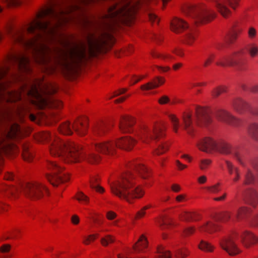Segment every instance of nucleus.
<instances>
[{
  "mask_svg": "<svg viewBox=\"0 0 258 258\" xmlns=\"http://www.w3.org/2000/svg\"><path fill=\"white\" fill-rule=\"evenodd\" d=\"M8 66L0 67V102H15L22 98V93L26 86L21 88V91H10L8 90L10 82H3L1 80L8 74L11 68L21 73H30L31 72L30 59L21 52H14L9 54L7 58ZM24 134L20 125L13 124L9 132H5L0 137V172L3 166V154L11 157L18 155L19 149L13 142L24 137Z\"/></svg>",
  "mask_w": 258,
  "mask_h": 258,
  "instance_id": "1",
  "label": "nucleus"
},
{
  "mask_svg": "<svg viewBox=\"0 0 258 258\" xmlns=\"http://www.w3.org/2000/svg\"><path fill=\"white\" fill-rule=\"evenodd\" d=\"M35 140L42 143L49 144L50 154L59 158L68 163L79 162L85 160L91 164H97L101 160L100 156L93 152V150L103 154L113 156L115 154L116 141L107 139L92 144L84 150L82 146L72 141H64L55 133L41 132L35 135Z\"/></svg>",
  "mask_w": 258,
  "mask_h": 258,
  "instance_id": "2",
  "label": "nucleus"
},
{
  "mask_svg": "<svg viewBox=\"0 0 258 258\" xmlns=\"http://www.w3.org/2000/svg\"><path fill=\"white\" fill-rule=\"evenodd\" d=\"M165 127L160 123H141L135 133V137L126 136L116 140L117 147L124 150L131 151L138 142V140L146 144L152 141H158L165 136Z\"/></svg>",
  "mask_w": 258,
  "mask_h": 258,
  "instance_id": "3",
  "label": "nucleus"
},
{
  "mask_svg": "<svg viewBox=\"0 0 258 258\" xmlns=\"http://www.w3.org/2000/svg\"><path fill=\"white\" fill-rule=\"evenodd\" d=\"M55 84H45L42 86L40 81H36L27 92V96L31 104L39 109L49 107L60 109L62 102L53 96L58 90Z\"/></svg>",
  "mask_w": 258,
  "mask_h": 258,
  "instance_id": "4",
  "label": "nucleus"
},
{
  "mask_svg": "<svg viewBox=\"0 0 258 258\" xmlns=\"http://www.w3.org/2000/svg\"><path fill=\"white\" fill-rule=\"evenodd\" d=\"M135 176L130 172L123 173L117 180L110 183L111 192L130 204L142 199L145 194L144 187L136 185Z\"/></svg>",
  "mask_w": 258,
  "mask_h": 258,
  "instance_id": "5",
  "label": "nucleus"
},
{
  "mask_svg": "<svg viewBox=\"0 0 258 258\" xmlns=\"http://www.w3.org/2000/svg\"><path fill=\"white\" fill-rule=\"evenodd\" d=\"M140 2L133 4L131 0H120L111 6L105 15L113 24L122 23L131 25L134 22Z\"/></svg>",
  "mask_w": 258,
  "mask_h": 258,
  "instance_id": "6",
  "label": "nucleus"
},
{
  "mask_svg": "<svg viewBox=\"0 0 258 258\" xmlns=\"http://www.w3.org/2000/svg\"><path fill=\"white\" fill-rule=\"evenodd\" d=\"M3 190L7 195H11L16 198L19 192L23 193L31 200H38L48 194L46 186L39 181L28 182L19 187L3 186Z\"/></svg>",
  "mask_w": 258,
  "mask_h": 258,
  "instance_id": "7",
  "label": "nucleus"
},
{
  "mask_svg": "<svg viewBox=\"0 0 258 258\" xmlns=\"http://www.w3.org/2000/svg\"><path fill=\"white\" fill-rule=\"evenodd\" d=\"M182 10L185 15L194 19L197 23L210 22L214 19L216 15L214 11L203 4L198 6L187 4L183 7Z\"/></svg>",
  "mask_w": 258,
  "mask_h": 258,
  "instance_id": "8",
  "label": "nucleus"
},
{
  "mask_svg": "<svg viewBox=\"0 0 258 258\" xmlns=\"http://www.w3.org/2000/svg\"><path fill=\"white\" fill-rule=\"evenodd\" d=\"M112 35L109 32H103L97 37L90 34L88 37V52L91 57H96L104 52L109 42L113 40Z\"/></svg>",
  "mask_w": 258,
  "mask_h": 258,
  "instance_id": "9",
  "label": "nucleus"
},
{
  "mask_svg": "<svg viewBox=\"0 0 258 258\" xmlns=\"http://www.w3.org/2000/svg\"><path fill=\"white\" fill-rule=\"evenodd\" d=\"M46 166L48 171L45 173V177L53 186H57L69 180V177L63 172V167L56 162L48 161Z\"/></svg>",
  "mask_w": 258,
  "mask_h": 258,
  "instance_id": "10",
  "label": "nucleus"
},
{
  "mask_svg": "<svg viewBox=\"0 0 258 258\" xmlns=\"http://www.w3.org/2000/svg\"><path fill=\"white\" fill-rule=\"evenodd\" d=\"M217 11L224 18H228L232 15V11L228 6L235 11L239 6L240 0H211Z\"/></svg>",
  "mask_w": 258,
  "mask_h": 258,
  "instance_id": "11",
  "label": "nucleus"
},
{
  "mask_svg": "<svg viewBox=\"0 0 258 258\" xmlns=\"http://www.w3.org/2000/svg\"><path fill=\"white\" fill-rule=\"evenodd\" d=\"M148 246V241L146 237L142 235L138 241L133 246V252L129 253L124 252L118 254V258H146L138 254L145 252Z\"/></svg>",
  "mask_w": 258,
  "mask_h": 258,
  "instance_id": "12",
  "label": "nucleus"
},
{
  "mask_svg": "<svg viewBox=\"0 0 258 258\" xmlns=\"http://www.w3.org/2000/svg\"><path fill=\"white\" fill-rule=\"evenodd\" d=\"M237 238L236 234H232L223 238L220 241L221 247L230 255H235L241 252L235 243Z\"/></svg>",
  "mask_w": 258,
  "mask_h": 258,
  "instance_id": "13",
  "label": "nucleus"
},
{
  "mask_svg": "<svg viewBox=\"0 0 258 258\" xmlns=\"http://www.w3.org/2000/svg\"><path fill=\"white\" fill-rule=\"evenodd\" d=\"M196 115L198 126L207 127L212 122V111L208 107H197Z\"/></svg>",
  "mask_w": 258,
  "mask_h": 258,
  "instance_id": "14",
  "label": "nucleus"
},
{
  "mask_svg": "<svg viewBox=\"0 0 258 258\" xmlns=\"http://www.w3.org/2000/svg\"><path fill=\"white\" fill-rule=\"evenodd\" d=\"M215 116L218 120L233 127H240L242 124L241 118L233 115L231 112L225 109L217 110L215 112Z\"/></svg>",
  "mask_w": 258,
  "mask_h": 258,
  "instance_id": "15",
  "label": "nucleus"
},
{
  "mask_svg": "<svg viewBox=\"0 0 258 258\" xmlns=\"http://www.w3.org/2000/svg\"><path fill=\"white\" fill-rule=\"evenodd\" d=\"M241 51H236L232 54L224 56L216 61V64L217 66L226 67H236L240 68L242 66V60L240 57L241 54Z\"/></svg>",
  "mask_w": 258,
  "mask_h": 258,
  "instance_id": "16",
  "label": "nucleus"
},
{
  "mask_svg": "<svg viewBox=\"0 0 258 258\" xmlns=\"http://www.w3.org/2000/svg\"><path fill=\"white\" fill-rule=\"evenodd\" d=\"M240 241L246 248H249L258 244V236L253 232L244 230L239 234Z\"/></svg>",
  "mask_w": 258,
  "mask_h": 258,
  "instance_id": "17",
  "label": "nucleus"
},
{
  "mask_svg": "<svg viewBox=\"0 0 258 258\" xmlns=\"http://www.w3.org/2000/svg\"><path fill=\"white\" fill-rule=\"evenodd\" d=\"M136 124V119L134 117L123 115L120 117L118 125L120 132L124 134H131L133 132V127Z\"/></svg>",
  "mask_w": 258,
  "mask_h": 258,
  "instance_id": "18",
  "label": "nucleus"
},
{
  "mask_svg": "<svg viewBox=\"0 0 258 258\" xmlns=\"http://www.w3.org/2000/svg\"><path fill=\"white\" fill-rule=\"evenodd\" d=\"M89 121L86 116H81L75 120L73 122L74 132L80 136H84L87 133Z\"/></svg>",
  "mask_w": 258,
  "mask_h": 258,
  "instance_id": "19",
  "label": "nucleus"
},
{
  "mask_svg": "<svg viewBox=\"0 0 258 258\" xmlns=\"http://www.w3.org/2000/svg\"><path fill=\"white\" fill-rule=\"evenodd\" d=\"M231 105L233 110L239 114H244L250 108V104L240 96L232 98Z\"/></svg>",
  "mask_w": 258,
  "mask_h": 258,
  "instance_id": "20",
  "label": "nucleus"
},
{
  "mask_svg": "<svg viewBox=\"0 0 258 258\" xmlns=\"http://www.w3.org/2000/svg\"><path fill=\"white\" fill-rule=\"evenodd\" d=\"M199 231L202 233L212 234L220 230V226L211 220L203 221L198 226Z\"/></svg>",
  "mask_w": 258,
  "mask_h": 258,
  "instance_id": "21",
  "label": "nucleus"
},
{
  "mask_svg": "<svg viewBox=\"0 0 258 258\" xmlns=\"http://www.w3.org/2000/svg\"><path fill=\"white\" fill-rule=\"evenodd\" d=\"M217 143V140L211 137H205L199 142L197 146L199 150L209 153L216 150Z\"/></svg>",
  "mask_w": 258,
  "mask_h": 258,
  "instance_id": "22",
  "label": "nucleus"
},
{
  "mask_svg": "<svg viewBox=\"0 0 258 258\" xmlns=\"http://www.w3.org/2000/svg\"><path fill=\"white\" fill-rule=\"evenodd\" d=\"M227 172L230 177L232 182L233 183H237L241 178V174L240 169L235 166L230 161L226 160L225 161Z\"/></svg>",
  "mask_w": 258,
  "mask_h": 258,
  "instance_id": "23",
  "label": "nucleus"
},
{
  "mask_svg": "<svg viewBox=\"0 0 258 258\" xmlns=\"http://www.w3.org/2000/svg\"><path fill=\"white\" fill-rule=\"evenodd\" d=\"M189 28L188 24L181 18L175 17L171 21L170 29L176 34L181 33Z\"/></svg>",
  "mask_w": 258,
  "mask_h": 258,
  "instance_id": "24",
  "label": "nucleus"
},
{
  "mask_svg": "<svg viewBox=\"0 0 258 258\" xmlns=\"http://www.w3.org/2000/svg\"><path fill=\"white\" fill-rule=\"evenodd\" d=\"M182 121L184 129L187 133L192 136L195 132V124L192 113L190 112H184L182 116Z\"/></svg>",
  "mask_w": 258,
  "mask_h": 258,
  "instance_id": "25",
  "label": "nucleus"
},
{
  "mask_svg": "<svg viewBox=\"0 0 258 258\" xmlns=\"http://www.w3.org/2000/svg\"><path fill=\"white\" fill-rule=\"evenodd\" d=\"M130 168L138 172L143 178H147L150 175L149 169L139 161L134 162L130 165Z\"/></svg>",
  "mask_w": 258,
  "mask_h": 258,
  "instance_id": "26",
  "label": "nucleus"
},
{
  "mask_svg": "<svg viewBox=\"0 0 258 258\" xmlns=\"http://www.w3.org/2000/svg\"><path fill=\"white\" fill-rule=\"evenodd\" d=\"M22 148V156L25 161L30 162H32L34 158V152L31 148L30 144L24 141L21 143Z\"/></svg>",
  "mask_w": 258,
  "mask_h": 258,
  "instance_id": "27",
  "label": "nucleus"
},
{
  "mask_svg": "<svg viewBox=\"0 0 258 258\" xmlns=\"http://www.w3.org/2000/svg\"><path fill=\"white\" fill-rule=\"evenodd\" d=\"M249 205L255 208L258 204V191L253 188H249L244 194Z\"/></svg>",
  "mask_w": 258,
  "mask_h": 258,
  "instance_id": "28",
  "label": "nucleus"
},
{
  "mask_svg": "<svg viewBox=\"0 0 258 258\" xmlns=\"http://www.w3.org/2000/svg\"><path fill=\"white\" fill-rule=\"evenodd\" d=\"M165 80L163 77H157L151 81L141 86V89L148 91L159 87L165 83Z\"/></svg>",
  "mask_w": 258,
  "mask_h": 258,
  "instance_id": "29",
  "label": "nucleus"
},
{
  "mask_svg": "<svg viewBox=\"0 0 258 258\" xmlns=\"http://www.w3.org/2000/svg\"><path fill=\"white\" fill-rule=\"evenodd\" d=\"M233 147L229 143L226 141L219 139L217 140L216 145V151L221 153L228 155L231 153Z\"/></svg>",
  "mask_w": 258,
  "mask_h": 258,
  "instance_id": "30",
  "label": "nucleus"
},
{
  "mask_svg": "<svg viewBox=\"0 0 258 258\" xmlns=\"http://www.w3.org/2000/svg\"><path fill=\"white\" fill-rule=\"evenodd\" d=\"M198 37V32L194 28L187 29L183 36V42L188 45H192Z\"/></svg>",
  "mask_w": 258,
  "mask_h": 258,
  "instance_id": "31",
  "label": "nucleus"
},
{
  "mask_svg": "<svg viewBox=\"0 0 258 258\" xmlns=\"http://www.w3.org/2000/svg\"><path fill=\"white\" fill-rule=\"evenodd\" d=\"M251 212L252 210L250 208L241 206L238 209L233 220L236 221V222L243 221L250 215Z\"/></svg>",
  "mask_w": 258,
  "mask_h": 258,
  "instance_id": "32",
  "label": "nucleus"
},
{
  "mask_svg": "<svg viewBox=\"0 0 258 258\" xmlns=\"http://www.w3.org/2000/svg\"><path fill=\"white\" fill-rule=\"evenodd\" d=\"M181 220L186 222L199 221L202 217L199 213L195 212H182L179 215Z\"/></svg>",
  "mask_w": 258,
  "mask_h": 258,
  "instance_id": "33",
  "label": "nucleus"
},
{
  "mask_svg": "<svg viewBox=\"0 0 258 258\" xmlns=\"http://www.w3.org/2000/svg\"><path fill=\"white\" fill-rule=\"evenodd\" d=\"M109 127L104 122L100 121L94 125L93 132L95 135L102 137L104 136L108 131Z\"/></svg>",
  "mask_w": 258,
  "mask_h": 258,
  "instance_id": "34",
  "label": "nucleus"
},
{
  "mask_svg": "<svg viewBox=\"0 0 258 258\" xmlns=\"http://www.w3.org/2000/svg\"><path fill=\"white\" fill-rule=\"evenodd\" d=\"M58 131L64 135H72L73 133V123L69 121L62 122L58 127Z\"/></svg>",
  "mask_w": 258,
  "mask_h": 258,
  "instance_id": "35",
  "label": "nucleus"
},
{
  "mask_svg": "<svg viewBox=\"0 0 258 258\" xmlns=\"http://www.w3.org/2000/svg\"><path fill=\"white\" fill-rule=\"evenodd\" d=\"M248 136L254 141L258 142V122H252L249 123L247 128Z\"/></svg>",
  "mask_w": 258,
  "mask_h": 258,
  "instance_id": "36",
  "label": "nucleus"
},
{
  "mask_svg": "<svg viewBox=\"0 0 258 258\" xmlns=\"http://www.w3.org/2000/svg\"><path fill=\"white\" fill-rule=\"evenodd\" d=\"M255 182V176L252 170L247 168L244 172V179L242 182L243 185H247L253 184Z\"/></svg>",
  "mask_w": 258,
  "mask_h": 258,
  "instance_id": "37",
  "label": "nucleus"
},
{
  "mask_svg": "<svg viewBox=\"0 0 258 258\" xmlns=\"http://www.w3.org/2000/svg\"><path fill=\"white\" fill-rule=\"evenodd\" d=\"M100 179L98 176H92L90 180V187L95 189V190L100 194L104 192V188L100 185Z\"/></svg>",
  "mask_w": 258,
  "mask_h": 258,
  "instance_id": "38",
  "label": "nucleus"
},
{
  "mask_svg": "<svg viewBox=\"0 0 258 258\" xmlns=\"http://www.w3.org/2000/svg\"><path fill=\"white\" fill-rule=\"evenodd\" d=\"M198 247L201 250L205 252L212 253L214 252L215 247L211 243L204 239H201L198 245Z\"/></svg>",
  "mask_w": 258,
  "mask_h": 258,
  "instance_id": "39",
  "label": "nucleus"
},
{
  "mask_svg": "<svg viewBox=\"0 0 258 258\" xmlns=\"http://www.w3.org/2000/svg\"><path fill=\"white\" fill-rule=\"evenodd\" d=\"M230 154H232L241 166H245V164L244 162V154L239 149L233 147L232 152Z\"/></svg>",
  "mask_w": 258,
  "mask_h": 258,
  "instance_id": "40",
  "label": "nucleus"
},
{
  "mask_svg": "<svg viewBox=\"0 0 258 258\" xmlns=\"http://www.w3.org/2000/svg\"><path fill=\"white\" fill-rule=\"evenodd\" d=\"M155 256L156 258H172L170 251L167 250L162 245H160L157 247Z\"/></svg>",
  "mask_w": 258,
  "mask_h": 258,
  "instance_id": "41",
  "label": "nucleus"
},
{
  "mask_svg": "<svg viewBox=\"0 0 258 258\" xmlns=\"http://www.w3.org/2000/svg\"><path fill=\"white\" fill-rule=\"evenodd\" d=\"M242 29L233 26L232 32L227 37V41L229 43H234L237 39L238 35L241 33Z\"/></svg>",
  "mask_w": 258,
  "mask_h": 258,
  "instance_id": "42",
  "label": "nucleus"
},
{
  "mask_svg": "<svg viewBox=\"0 0 258 258\" xmlns=\"http://www.w3.org/2000/svg\"><path fill=\"white\" fill-rule=\"evenodd\" d=\"M246 50L251 58H255L258 56V45L256 43H249L246 46Z\"/></svg>",
  "mask_w": 258,
  "mask_h": 258,
  "instance_id": "43",
  "label": "nucleus"
},
{
  "mask_svg": "<svg viewBox=\"0 0 258 258\" xmlns=\"http://www.w3.org/2000/svg\"><path fill=\"white\" fill-rule=\"evenodd\" d=\"M228 91V87L225 85H220L214 88L211 91V95L213 98H217L222 93Z\"/></svg>",
  "mask_w": 258,
  "mask_h": 258,
  "instance_id": "44",
  "label": "nucleus"
},
{
  "mask_svg": "<svg viewBox=\"0 0 258 258\" xmlns=\"http://www.w3.org/2000/svg\"><path fill=\"white\" fill-rule=\"evenodd\" d=\"M235 216L232 217V214L231 212L229 211H225L219 214L217 218V220L222 222H227L230 220L233 222H236V221L233 220Z\"/></svg>",
  "mask_w": 258,
  "mask_h": 258,
  "instance_id": "45",
  "label": "nucleus"
},
{
  "mask_svg": "<svg viewBox=\"0 0 258 258\" xmlns=\"http://www.w3.org/2000/svg\"><path fill=\"white\" fill-rule=\"evenodd\" d=\"M168 118L172 123V126L173 132L177 133L179 128V121L177 117L174 114H169Z\"/></svg>",
  "mask_w": 258,
  "mask_h": 258,
  "instance_id": "46",
  "label": "nucleus"
},
{
  "mask_svg": "<svg viewBox=\"0 0 258 258\" xmlns=\"http://www.w3.org/2000/svg\"><path fill=\"white\" fill-rule=\"evenodd\" d=\"M174 253L177 258H185L189 254L190 251L187 247H183L175 249Z\"/></svg>",
  "mask_w": 258,
  "mask_h": 258,
  "instance_id": "47",
  "label": "nucleus"
},
{
  "mask_svg": "<svg viewBox=\"0 0 258 258\" xmlns=\"http://www.w3.org/2000/svg\"><path fill=\"white\" fill-rule=\"evenodd\" d=\"M76 198L83 205H88L90 202L89 198L82 191H79L76 194Z\"/></svg>",
  "mask_w": 258,
  "mask_h": 258,
  "instance_id": "48",
  "label": "nucleus"
},
{
  "mask_svg": "<svg viewBox=\"0 0 258 258\" xmlns=\"http://www.w3.org/2000/svg\"><path fill=\"white\" fill-rule=\"evenodd\" d=\"M257 31L254 26H250L247 28V35L250 40H253L255 39L257 36Z\"/></svg>",
  "mask_w": 258,
  "mask_h": 258,
  "instance_id": "49",
  "label": "nucleus"
},
{
  "mask_svg": "<svg viewBox=\"0 0 258 258\" xmlns=\"http://www.w3.org/2000/svg\"><path fill=\"white\" fill-rule=\"evenodd\" d=\"M115 241V238L111 235H106L100 239V242L102 246H107L109 244L113 243Z\"/></svg>",
  "mask_w": 258,
  "mask_h": 258,
  "instance_id": "50",
  "label": "nucleus"
},
{
  "mask_svg": "<svg viewBox=\"0 0 258 258\" xmlns=\"http://www.w3.org/2000/svg\"><path fill=\"white\" fill-rule=\"evenodd\" d=\"M169 148V145L167 143H164L159 145V147L155 150L154 154L157 155H160L165 153Z\"/></svg>",
  "mask_w": 258,
  "mask_h": 258,
  "instance_id": "51",
  "label": "nucleus"
},
{
  "mask_svg": "<svg viewBox=\"0 0 258 258\" xmlns=\"http://www.w3.org/2000/svg\"><path fill=\"white\" fill-rule=\"evenodd\" d=\"M99 236V234H91L88 236H84L83 243L85 245H89L92 242L95 240Z\"/></svg>",
  "mask_w": 258,
  "mask_h": 258,
  "instance_id": "52",
  "label": "nucleus"
},
{
  "mask_svg": "<svg viewBox=\"0 0 258 258\" xmlns=\"http://www.w3.org/2000/svg\"><path fill=\"white\" fill-rule=\"evenodd\" d=\"M152 208L151 205H147L139 210L135 216L136 219H140L146 215V211Z\"/></svg>",
  "mask_w": 258,
  "mask_h": 258,
  "instance_id": "53",
  "label": "nucleus"
},
{
  "mask_svg": "<svg viewBox=\"0 0 258 258\" xmlns=\"http://www.w3.org/2000/svg\"><path fill=\"white\" fill-rule=\"evenodd\" d=\"M221 184L217 183L214 185L209 186L206 187V190L211 194L218 193L221 190Z\"/></svg>",
  "mask_w": 258,
  "mask_h": 258,
  "instance_id": "54",
  "label": "nucleus"
},
{
  "mask_svg": "<svg viewBox=\"0 0 258 258\" xmlns=\"http://www.w3.org/2000/svg\"><path fill=\"white\" fill-rule=\"evenodd\" d=\"M152 56L155 58H160L167 60H171L173 58V56L170 54L161 53L158 52H153Z\"/></svg>",
  "mask_w": 258,
  "mask_h": 258,
  "instance_id": "55",
  "label": "nucleus"
},
{
  "mask_svg": "<svg viewBox=\"0 0 258 258\" xmlns=\"http://www.w3.org/2000/svg\"><path fill=\"white\" fill-rule=\"evenodd\" d=\"M196 231V228L194 226H189L185 228L183 230V234L184 236H189L194 234Z\"/></svg>",
  "mask_w": 258,
  "mask_h": 258,
  "instance_id": "56",
  "label": "nucleus"
},
{
  "mask_svg": "<svg viewBox=\"0 0 258 258\" xmlns=\"http://www.w3.org/2000/svg\"><path fill=\"white\" fill-rule=\"evenodd\" d=\"M216 56V54L215 53H211L208 54L207 59L205 60L204 63V67H207L210 66L214 60Z\"/></svg>",
  "mask_w": 258,
  "mask_h": 258,
  "instance_id": "57",
  "label": "nucleus"
},
{
  "mask_svg": "<svg viewBox=\"0 0 258 258\" xmlns=\"http://www.w3.org/2000/svg\"><path fill=\"white\" fill-rule=\"evenodd\" d=\"M1 2L8 6H18L21 4V0H1Z\"/></svg>",
  "mask_w": 258,
  "mask_h": 258,
  "instance_id": "58",
  "label": "nucleus"
},
{
  "mask_svg": "<svg viewBox=\"0 0 258 258\" xmlns=\"http://www.w3.org/2000/svg\"><path fill=\"white\" fill-rule=\"evenodd\" d=\"M47 118L48 121L50 124L55 123L60 119L59 115L55 112L51 113L50 116Z\"/></svg>",
  "mask_w": 258,
  "mask_h": 258,
  "instance_id": "59",
  "label": "nucleus"
},
{
  "mask_svg": "<svg viewBox=\"0 0 258 258\" xmlns=\"http://www.w3.org/2000/svg\"><path fill=\"white\" fill-rule=\"evenodd\" d=\"M211 160L208 159H204L201 160L200 167L201 170L206 169L211 164Z\"/></svg>",
  "mask_w": 258,
  "mask_h": 258,
  "instance_id": "60",
  "label": "nucleus"
},
{
  "mask_svg": "<svg viewBox=\"0 0 258 258\" xmlns=\"http://www.w3.org/2000/svg\"><path fill=\"white\" fill-rule=\"evenodd\" d=\"M127 91L126 88H121L113 92V94L107 97V99H111L113 97L118 96L120 95L125 93Z\"/></svg>",
  "mask_w": 258,
  "mask_h": 258,
  "instance_id": "61",
  "label": "nucleus"
},
{
  "mask_svg": "<svg viewBox=\"0 0 258 258\" xmlns=\"http://www.w3.org/2000/svg\"><path fill=\"white\" fill-rule=\"evenodd\" d=\"M157 223L162 229L164 228L165 226L171 224L170 220L163 218L159 219L158 220Z\"/></svg>",
  "mask_w": 258,
  "mask_h": 258,
  "instance_id": "62",
  "label": "nucleus"
},
{
  "mask_svg": "<svg viewBox=\"0 0 258 258\" xmlns=\"http://www.w3.org/2000/svg\"><path fill=\"white\" fill-rule=\"evenodd\" d=\"M170 101V98L167 96L163 95L159 98L158 102L160 105H164L169 103Z\"/></svg>",
  "mask_w": 258,
  "mask_h": 258,
  "instance_id": "63",
  "label": "nucleus"
},
{
  "mask_svg": "<svg viewBox=\"0 0 258 258\" xmlns=\"http://www.w3.org/2000/svg\"><path fill=\"white\" fill-rule=\"evenodd\" d=\"M149 19L150 22L152 24H158L159 19L158 17L153 13H150L149 14Z\"/></svg>",
  "mask_w": 258,
  "mask_h": 258,
  "instance_id": "64",
  "label": "nucleus"
}]
</instances>
